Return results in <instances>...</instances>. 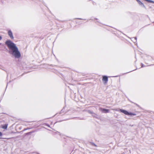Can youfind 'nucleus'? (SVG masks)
<instances>
[{"label":"nucleus","mask_w":154,"mask_h":154,"mask_svg":"<svg viewBox=\"0 0 154 154\" xmlns=\"http://www.w3.org/2000/svg\"><path fill=\"white\" fill-rule=\"evenodd\" d=\"M8 126V124H5L4 125H2V128L4 129H6L7 128Z\"/></svg>","instance_id":"423d86ee"},{"label":"nucleus","mask_w":154,"mask_h":154,"mask_svg":"<svg viewBox=\"0 0 154 154\" xmlns=\"http://www.w3.org/2000/svg\"><path fill=\"white\" fill-rule=\"evenodd\" d=\"M2 39V37L0 36V40H1Z\"/></svg>","instance_id":"1a4fd4ad"},{"label":"nucleus","mask_w":154,"mask_h":154,"mask_svg":"<svg viewBox=\"0 0 154 154\" xmlns=\"http://www.w3.org/2000/svg\"><path fill=\"white\" fill-rule=\"evenodd\" d=\"M145 1H149V2H150V1H148V0H145Z\"/></svg>","instance_id":"9d476101"},{"label":"nucleus","mask_w":154,"mask_h":154,"mask_svg":"<svg viewBox=\"0 0 154 154\" xmlns=\"http://www.w3.org/2000/svg\"><path fill=\"white\" fill-rule=\"evenodd\" d=\"M120 111L121 112H122V113H124L125 114L127 115H136L134 114L131 113V112H129L127 111L123 110V109H120Z\"/></svg>","instance_id":"f03ea898"},{"label":"nucleus","mask_w":154,"mask_h":154,"mask_svg":"<svg viewBox=\"0 0 154 154\" xmlns=\"http://www.w3.org/2000/svg\"><path fill=\"white\" fill-rule=\"evenodd\" d=\"M102 80L104 84H106L108 81V77L106 76H103Z\"/></svg>","instance_id":"7ed1b4c3"},{"label":"nucleus","mask_w":154,"mask_h":154,"mask_svg":"<svg viewBox=\"0 0 154 154\" xmlns=\"http://www.w3.org/2000/svg\"><path fill=\"white\" fill-rule=\"evenodd\" d=\"M8 33L9 35L11 38L12 39H13L14 38V37L12 33L11 32V30H8Z\"/></svg>","instance_id":"39448f33"},{"label":"nucleus","mask_w":154,"mask_h":154,"mask_svg":"<svg viewBox=\"0 0 154 154\" xmlns=\"http://www.w3.org/2000/svg\"><path fill=\"white\" fill-rule=\"evenodd\" d=\"M2 133L1 132H0V137H2ZM0 138H1L0 137Z\"/></svg>","instance_id":"6e6552de"},{"label":"nucleus","mask_w":154,"mask_h":154,"mask_svg":"<svg viewBox=\"0 0 154 154\" xmlns=\"http://www.w3.org/2000/svg\"><path fill=\"white\" fill-rule=\"evenodd\" d=\"M100 109L102 112L104 113H107L109 112V110L108 109H102V108H100Z\"/></svg>","instance_id":"20e7f679"},{"label":"nucleus","mask_w":154,"mask_h":154,"mask_svg":"<svg viewBox=\"0 0 154 154\" xmlns=\"http://www.w3.org/2000/svg\"><path fill=\"white\" fill-rule=\"evenodd\" d=\"M136 0L139 3H142V2L139 0Z\"/></svg>","instance_id":"0eeeda50"},{"label":"nucleus","mask_w":154,"mask_h":154,"mask_svg":"<svg viewBox=\"0 0 154 154\" xmlns=\"http://www.w3.org/2000/svg\"><path fill=\"white\" fill-rule=\"evenodd\" d=\"M7 139H10V138H6Z\"/></svg>","instance_id":"9b49d317"},{"label":"nucleus","mask_w":154,"mask_h":154,"mask_svg":"<svg viewBox=\"0 0 154 154\" xmlns=\"http://www.w3.org/2000/svg\"><path fill=\"white\" fill-rule=\"evenodd\" d=\"M5 44L9 49L12 50V54L15 58H18L20 57V54L14 43L10 40H8L5 42Z\"/></svg>","instance_id":"f257e3e1"}]
</instances>
